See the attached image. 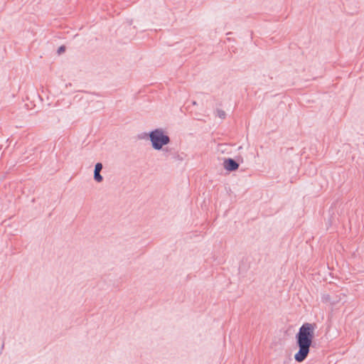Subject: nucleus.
Returning a JSON list of instances; mask_svg holds the SVG:
<instances>
[{
    "label": "nucleus",
    "instance_id": "obj_4",
    "mask_svg": "<svg viewBox=\"0 0 364 364\" xmlns=\"http://www.w3.org/2000/svg\"><path fill=\"white\" fill-rule=\"evenodd\" d=\"M102 169V164L101 163L96 164L94 171V178L97 182H101L103 179L102 176L100 175V171Z\"/></svg>",
    "mask_w": 364,
    "mask_h": 364
},
{
    "label": "nucleus",
    "instance_id": "obj_1",
    "mask_svg": "<svg viewBox=\"0 0 364 364\" xmlns=\"http://www.w3.org/2000/svg\"><path fill=\"white\" fill-rule=\"evenodd\" d=\"M314 330L315 324L309 323H305L300 327L296 336V343L299 348V351L294 355L297 362L301 363L306 358L314 338Z\"/></svg>",
    "mask_w": 364,
    "mask_h": 364
},
{
    "label": "nucleus",
    "instance_id": "obj_7",
    "mask_svg": "<svg viewBox=\"0 0 364 364\" xmlns=\"http://www.w3.org/2000/svg\"><path fill=\"white\" fill-rule=\"evenodd\" d=\"M224 146H225V145H223V144H220V145H219V146H218V151H220L221 152H224V150H223V149H222V148H223Z\"/></svg>",
    "mask_w": 364,
    "mask_h": 364
},
{
    "label": "nucleus",
    "instance_id": "obj_6",
    "mask_svg": "<svg viewBox=\"0 0 364 364\" xmlns=\"http://www.w3.org/2000/svg\"><path fill=\"white\" fill-rule=\"evenodd\" d=\"M65 50V48L64 46H60L59 48H58V53H61L62 52H63Z\"/></svg>",
    "mask_w": 364,
    "mask_h": 364
},
{
    "label": "nucleus",
    "instance_id": "obj_3",
    "mask_svg": "<svg viewBox=\"0 0 364 364\" xmlns=\"http://www.w3.org/2000/svg\"><path fill=\"white\" fill-rule=\"evenodd\" d=\"M223 168L228 171H234L238 169L239 163L230 158L225 159L223 161Z\"/></svg>",
    "mask_w": 364,
    "mask_h": 364
},
{
    "label": "nucleus",
    "instance_id": "obj_2",
    "mask_svg": "<svg viewBox=\"0 0 364 364\" xmlns=\"http://www.w3.org/2000/svg\"><path fill=\"white\" fill-rule=\"evenodd\" d=\"M149 139L151 142L152 147L156 150H160L163 146L170 142L168 136L164 134L162 129H156L149 133Z\"/></svg>",
    "mask_w": 364,
    "mask_h": 364
},
{
    "label": "nucleus",
    "instance_id": "obj_5",
    "mask_svg": "<svg viewBox=\"0 0 364 364\" xmlns=\"http://www.w3.org/2000/svg\"><path fill=\"white\" fill-rule=\"evenodd\" d=\"M216 114H217V116H218L219 118H220V119H225V117H226V113H225V111H223V110H222V109H217V111H216Z\"/></svg>",
    "mask_w": 364,
    "mask_h": 364
}]
</instances>
